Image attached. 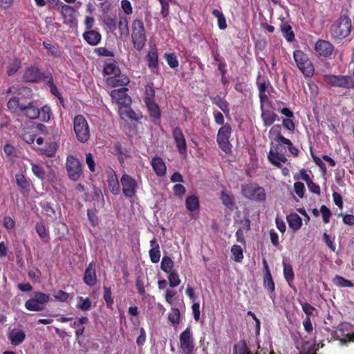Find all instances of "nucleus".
Returning a JSON list of instances; mask_svg holds the SVG:
<instances>
[{
	"label": "nucleus",
	"mask_w": 354,
	"mask_h": 354,
	"mask_svg": "<svg viewBox=\"0 0 354 354\" xmlns=\"http://www.w3.org/2000/svg\"><path fill=\"white\" fill-rule=\"evenodd\" d=\"M289 227L293 231L299 230L302 225L301 218L296 213H291L286 217Z\"/></svg>",
	"instance_id": "cd10ccee"
},
{
	"label": "nucleus",
	"mask_w": 354,
	"mask_h": 354,
	"mask_svg": "<svg viewBox=\"0 0 354 354\" xmlns=\"http://www.w3.org/2000/svg\"><path fill=\"white\" fill-rule=\"evenodd\" d=\"M87 216L89 220L90 223L93 227H96L99 224V218L97 216V210L95 209H88L87 210Z\"/></svg>",
	"instance_id": "4d7b16f0"
},
{
	"label": "nucleus",
	"mask_w": 354,
	"mask_h": 354,
	"mask_svg": "<svg viewBox=\"0 0 354 354\" xmlns=\"http://www.w3.org/2000/svg\"><path fill=\"white\" fill-rule=\"evenodd\" d=\"M294 191L296 194L301 198L304 196L305 186L301 182H295L294 183Z\"/></svg>",
	"instance_id": "774afa93"
},
{
	"label": "nucleus",
	"mask_w": 354,
	"mask_h": 354,
	"mask_svg": "<svg viewBox=\"0 0 354 354\" xmlns=\"http://www.w3.org/2000/svg\"><path fill=\"white\" fill-rule=\"evenodd\" d=\"M293 58L297 68L305 77H310L314 75V66L306 53L301 50H296L293 53Z\"/></svg>",
	"instance_id": "39448f33"
},
{
	"label": "nucleus",
	"mask_w": 354,
	"mask_h": 354,
	"mask_svg": "<svg viewBox=\"0 0 354 354\" xmlns=\"http://www.w3.org/2000/svg\"><path fill=\"white\" fill-rule=\"evenodd\" d=\"M155 93L156 92L153 88V84L152 82L147 83L145 86L144 102L154 101Z\"/></svg>",
	"instance_id": "e433bc0d"
},
{
	"label": "nucleus",
	"mask_w": 354,
	"mask_h": 354,
	"mask_svg": "<svg viewBox=\"0 0 354 354\" xmlns=\"http://www.w3.org/2000/svg\"><path fill=\"white\" fill-rule=\"evenodd\" d=\"M263 285L264 287L268 290L270 297L274 300L275 298V285L270 272L265 273Z\"/></svg>",
	"instance_id": "bb28decb"
},
{
	"label": "nucleus",
	"mask_w": 354,
	"mask_h": 354,
	"mask_svg": "<svg viewBox=\"0 0 354 354\" xmlns=\"http://www.w3.org/2000/svg\"><path fill=\"white\" fill-rule=\"evenodd\" d=\"M73 130L77 140L81 143L86 142L90 137V127L82 115H77L73 119Z\"/></svg>",
	"instance_id": "20e7f679"
},
{
	"label": "nucleus",
	"mask_w": 354,
	"mask_h": 354,
	"mask_svg": "<svg viewBox=\"0 0 354 354\" xmlns=\"http://www.w3.org/2000/svg\"><path fill=\"white\" fill-rule=\"evenodd\" d=\"M131 39L135 49L140 51L145 46L147 37L144 23L140 19H135L131 24Z\"/></svg>",
	"instance_id": "f03ea898"
},
{
	"label": "nucleus",
	"mask_w": 354,
	"mask_h": 354,
	"mask_svg": "<svg viewBox=\"0 0 354 354\" xmlns=\"http://www.w3.org/2000/svg\"><path fill=\"white\" fill-rule=\"evenodd\" d=\"M21 111L30 120H35L39 116V109L35 105L33 101L29 102L26 105L24 104L21 107Z\"/></svg>",
	"instance_id": "5701e85b"
},
{
	"label": "nucleus",
	"mask_w": 354,
	"mask_h": 354,
	"mask_svg": "<svg viewBox=\"0 0 354 354\" xmlns=\"http://www.w3.org/2000/svg\"><path fill=\"white\" fill-rule=\"evenodd\" d=\"M212 102L215 104L219 109H221V110H222L225 114H229V104L227 101L220 97H216L214 99Z\"/></svg>",
	"instance_id": "de8ad7c7"
},
{
	"label": "nucleus",
	"mask_w": 354,
	"mask_h": 354,
	"mask_svg": "<svg viewBox=\"0 0 354 354\" xmlns=\"http://www.w3.org/2000/svg\"><path fill=\"white\" fill-rule=\"evenodd\" d=\"M94 53L100 57H113L114 56V53L107 49L106 47L97 48L94 50Z\"/></svg>",
	"instance_id": "680f3d73"
},
{
	"label": "nucleus",
	"mask_w": 354,
	"mask_h": 354,
	"mask_svg": "<svg viewBox=\"0 0 354 354\" xmlns=\"http://www.w3.org/2000/svg\"><path fill=\"white\" fill-rule=\"evenodd\" d=\"M39 118L41 122H47L50 118L51 110L50 106L44 105L39 109Z\"/></svg>",
	"instance_id": "a18cd8bd"
},
{
	"label": "nucleus",
	"mask_w": 354,
	"mask_h": 354,
	"mask_svg": "<svg viewBox=\"0 0 354 354\" xmlns=\"http://www.w3.org/2000/svg\"><path fill=\"white\" fill-rule=\"evenodd\" d=\"M12 345L18 346L21 344L26 339V333L19 329H13L8 334Z\"/></svg>",
	"instance_id": "a878e982"
},
{
	"label": "nucleus",
	"mask_w": 354,
	"mask_h": 354,
	"mask_svg": "<svg viewBox=\"0 0 354 354\" xmlns=\"http://www.w3.org/2000/svg\"><path fill=\"white\" fill-rule=\"evenodd\" d=\"M106 83L112 87L124 86L129 83V78L125 75H113L106 78Z\"/></svg>",
	"instance_id": "4be33fe9"
},
{
	"label": "nucleus",
	"mask_w": 354,
	"mask_h": 354,
	"mask_svg": "<svg viewBox=\"0 0 354 354\" xmlns=\"http://www.w3.org/2000/svg\"><path fill=\"white\" fill-rule=\"evenodd\" d=\"M221 200L223 205L227 209H232L235 205L234 196L226 189L221 191Z\"/></svg>",
	"instance_id": "c756f323"
},
{
	"label": "nucleus",
	"mask_w": 354,
	"mask_h": 354,
	"mask_svg": "<svg viewBox=\"0 0 354 354\" xmlns=\"http://www.w3.org/2000/svg\"><path fill=\"white\" fill-rule=\"evenodd\" d=\"M83 281L87 286L90 287H92L96 284L97 276L95 272V264L94 262H91L87 266L84 271Z\"/></svg>",
	"instance_id": "a211bd4d"
},
{
	"label": "nucleus",
	"mask_w": 354,
	"mask_h": 354,
	"mask_svg": "<svg viewBox=\"0 0 354 354\" xmlns=\"http://www.w3.org/2000/svg\"><path fill=\"white\" fill-rule=\"evenodd\" d=\"M179 340L180 348L183 354H192L194 349V342L189 328H187L180 333Z\"/></svg>",
	"instance_id": "f8f14e48"
},
{
	"label": "nucleus",
	"mask_w": 354,
	"mask_h": 354,
	"mask_svg": "<svg viewBox=\"0 0 354 354\" xmlns=\"http://www.w3.org/2000/svg\"><path fill=\"white\" fill-rule=\"evenodd\" d=\"M260 101V109H263L266 108H273L272 102L269 99L268 96L266 94L259 95Z\"/></svg>",
	"instance_id": "bf43d9fd"
},
{
	"label": "nucleus",
	"mask_w": 354,
	"mask_h": 354,
	"mask_svg": "<svg viewBox=\"0 0 354 354\" xmlns=\"http://www.w3.org/2000/svg\"><path fill=\"white\" fill-rule=\"evenodd\" d=\"M103 298L106 301L108 308H111L113 304V298L112 297L111 288L104 286V295Z\"/></svg>",
	"instance_id": "13d9d810"
},
{
	"label": "nucleus",
	"mask_w": 354,
	"mask_h": 354,
	"mask_svg": "<svg viewBox=\"0 0 354 354\" xmlns=\"http://www.w3.org/2000/svg\"><path fill=\"white\" fill-rule=\"evenodd\" d=\"M128 19L126 16H120L118 27L121 38H127L129 35Z\"/></svg>",
	"instance_id": "2f4dec72"
},
{
	"label": "nucleus",
	"mask_w": 354,
	"mask_h": 354,
	"mask_svg": "<svg viewBox=\"0 0 354 354\" xmlns=\"http://www.w3.org/2000/svg\"><path fill=\"white\" fill-rule=\"evenodd\" d=\"M149 115L151 118V120L157 124L160 120L161 112L158 104L155 101H151L148 102H145Z\"/></svg>",
	"instance_id": "412c9836"
},
{
	"label": "nucleus",
	"mask_w": 354,
	"mask_h": 354,
	"mask_svg": "<svg viewBox=\"0 0 354 354\" xmlns=\"http://www.w3.org/2000/svg\"><path fill=\"white\" fill-rule=\"evenodd\" d=\"M122 193L126 198H131L136 194L138 187L135 178L127 174H124L120 178Z\"/></svg>",
	"instance_id": "9b49d317"
},
{
	"label": "nucleus",
	"mask_w": 354,
	"mask_h": 354,
	"mask_svg": "<svg viewBox=\"0 0 354 354\" xmlns=\"http://www.w3.org/2000/svg\"><path fill=\"white\" fill-rule=\"evenodd\" d=\"M212 15L217 18V24L218 28L221 30H225L227 28V23L223 12L218 10L215 9L212 10Z\"/></svg>",
	"instance_id": "c03bdc74"
},
{
	"label": "nucleus",
	"mask_w": 354,
	"mask_h": 354,
	"mask_svg": "<svg viewBox=\"0 0 354 354\" xmlns=\"http://www.w3.org/2000/svg\"><path fill=\"white\" fill-rule=\"evenodd\" d=\"M333 282L338 287L353 288L354 286L351 281L348 280L339 275H335L333 279Z\"/></svg>",
	"instance_id": "37998d69"
},
{
	"label": "nucleus",
	"mask_w": 354,
	"mask_h": 354,
	"mask_svg": "<svg viewBox=\"0 0 354 354\" xmlns=\"http://www.w3.org/2000/svg\"><path fill=\"white\" fill-rule=\"evenodd\" d=\"M147 59L148 62V67L151 71L158 68V50L156 48H151L147 55Z\"/></svg>",
	"instance_id": "c85d7f7f"
},
{
	"label": "nucleus",
	"mask_w": 354,
	"mask_h": 354,
	"mask_svg": "<svg viewBox=\"0 0 354 354\" xmlns=\"http://www.w3.org/2000/svg\"><path fill=\"white\" fill-rule=\"evenodd\" d=\"M46 77L37 66H31L26 69L22 78L25 82L38 83L46 80Z\"/></svg>",
	"instance_id": "ddd939ff"
},
{
	"label": "nucleus",
	"mask_w": 354,
	"mask_h": 354,
	"mask_svg": "<svg viewBox=\"0 0 354 354\" xmlns=\"http://www.w3.org/2000/svg\"><path fill=\"white\" fill-rule=\"evenodd\" d=\"M16 183L21 193L28 191L30 183L23 174H15Z\"/></svg>",
	"instance_id": "72a5a7b5"
},
{
	"label": "nucleus",
	"mask_w": 354,
	"mask_h": 354,
	"mask_svg": "<svg viewBox=\"0 0 354 354\" xmlns=\"http://www.w3.org/2000/svg\"><path fill=\"white\" fill-rule=\"evenodd\" d=\"M268 137L277 143L274 144L273 142L271 143V148L268 153V160L272 165L281 168V163H286L288 161L285 156L286 149L282 145L288 142L289 139L281 135V127L279 124H274L271 127Z\"/></svg>",
	"instance_id": "f257e3e1"
},
{
	"label": "nucleus",
	"mask_w": 354,
	"mask_h": 354,
	"mask_svg": "<svg viewBox=\"0 0 354 354\" xmlns=\"http://www.w3.org/2000/svg\"><path fill=\"white\" fill-rule=\"evenodd\" d=\"M283 272L284 279L291 286V283L294 280L295 274L292 266L290 263L283 262Z\"/></svg>",
	"instance_id": "c9c22d12"
},
{
	"label": "nucleus",
	"mask_w": 354,
	"mask_h": 354,
	"mask_svg": "<svg viewBox=\"0 0 354 354\" xmlns=\"http://www.w3.org/2000/svg\"><path fill=\"white\" fill-rule=\"evenodd\" d=\"M66 169L68 173V178L73 180L77 181L79 180L82 174V164L79 159L73 156H69L66 158Z\"/></svg>",
	"instance_id": "9d476101"
},
{
	"label": "nucleus",
	"mask_w": 354,
	"mask_h": 354,
	"mask_svg": "<svg viewBox=\"0 0 354 354\" xmlns=\"http://www.w3.org/2000/svg\"><path fill=\"white\" fill-rule=\"evenodd\" d=\"M35 230L38 234L39 236L44 241H48L49 240V234L48 231L46 229V227L42 222H37L35 225Z\"/></svg>",
	"instance_id": "ea45409f"
},
{
	"label": "nucleus",
	"mask_w": 354,
	"mask_h": 354,
	"mask_svg": "<svg viewBox=\"0 0 354 354\" xmlns=\"http://www.w3.org/2000/svg\"><path fill=\"white\" fill-rule=\"evenodd\" d=\"M351 30V20L348 16L344 15L331 26L330 32L332 37L342 39L349 35Z\"/></svg>",
	"instance_id": "7ed1b4c3"
},
{
	"label": "nucleus",
	"mask_w": 354,
	"mask_h": 354,
	"mask_svg": "<svg viewBox=\"0 0 354 354\" xmlns=\"http://www.w3.org/2000/svg\"><path fill=\"white\" fill-rule=\"evenodd\" d=\"M174 266V263L172 259L168 256H164L162 259L160 263L161 270L166 272L169 273L171 271H174L173 268Z\"/></svg>",
	"instance_id": "58836bf2"
},
{
	"label": "nucleus",
	"mask_w": 354,
	"mask_h": 354,
	"mask_svg": "<svg viewBox=\"0 0 354 354\" xmlns=\"http://www.w3.org/2000/svg\"><path fill=\"white\" fill-rule=\"evenodd\" d=\"M242 194L251 201L263 202L266 198L264 188L256 183L245 184L241 186Z\"/></svg>",
	"instance_id": "423d86ee"
},
{
	"label": "nucleus",
	"mask_w": 354,
	"mask_h": 354,
	"mask_svg": "<svg viewBox=\"0 0 354 354\" xmlns=\"http://www.w3.org/2000/svg\"><path fill=\"white\" fill-rule=\"evenodd\" d=\"M24 104H20L19 98L18 97H11L7 102V108L11 113H16L18 110L21 111V107Z\"/></svg>",
	"instance_id": "4c0bfd02"
},
{
	"label": "nucleus",
	"mask_w": 354,
	"mask_h": 354,
	"mask_svg": "<svg viewBox=\"0 0 354 354\" xmlns=\"http://www.w3.org/2000/svg\"><path fill=\"white\" fill-rule=\"evenodd\" d=\"M173 0H164L159 1L160 4V15L163 19H167L169 15V3Z\"/></svg>",
	"instance_id": "3c124183"
},
{
	"label": "nucleus",
	"mask_w": 354,
	"mask_h": 354,
	"mask_svg": "<svg viewBox=\"0 0 354 354\" xmlns=\"http://www.w3.org/2000/svg\"><path fill=\"white\" fill-rule=\"evenodd\" d=\"M320 212L322 216L323 222L326 224L328 223L332 216L331 211L326 205H323L320 207Z\"/></svg>",
	"instance_id": "69168bd1"
},
{
	"label": "nucleus",
	"mask_w": 354,
	"mask_h": 354,
	"mask_svg": "<svg viewBox=\"0 0 354 354\" xmlns=\"http://www.w3.org/2000/svg\"><path fill=\"white\" fill-rule=\"evenodd\" d=\"M149 254L152 263H156L159 262L160 258V246L157 245V247L154 248H151L149 251Z\"/></svg>",
	"instance_id": "6e6d98bb"
},
{
	"label": "nucleus",
	"mask_w": 354,
	"mask_h": 354,
	"mask_svg": "<svg viewBox=\"0 0 354 354\" xmlns=\"http://www.w3.org/2000/svg\"><path fill=\"white\" fill-rule=\"evenodd\" d=\"M231 252L234 257V261L241 262L243 259V249L240 245H234L231 248Z\"/></svg>",
	"instance_id": "5fc2aeb1"
},
{
	"label": "nucleus",
	"mask_w": 354,
	"mask_h": 354,
	"mask_svg": "<svg viewBox=\"0 0 354 354\" xmlns=\"http://www.w3.org/2000/svg\"><path fill=\"white\" fill-rule=\"evenodd\" d=\"M232 131L231 125L226 123L218 129L216 136V142L219 148L227 154L232 152V145L229 140Z\"/></svg>",
	"instance_id": "0eeeda50"
},
{
	"label": "nucleus",
	"mask_w": 354,
	"mask_h": 354,
	"mask_svg": "<svg viewBox=\"0 0 354 354\" xmlns=\"http://www.w3.org/2000/svg\"><path fill=\"white\" fill-rule=\"evenodd\" d=\"M42 45L48 50V52L53 57H59L61 56V53L56 46L46 41H43Z\"/></svg>",
	"instance_id": "052dcab7"
},
{
	"label": "nucleus",
	"mask_w": 354,
	"mask_h": 354,
	"mask_svg": "<svg viewBox=\"0 0 354 354\" xmlns=\"http://www.w3.org/2000/svg\"><path fill=\"white\" fill-rule=\"evenodd\" d=\"M271 109L272 108H266L261 109V118L266 127H270L275 121L279 120L278 115Z\"/></svg>",
	"instance_id": "6ab92c4d"
},
{
	"label": "nucleus",
	"mask_w": 354,
	"mask_h": 354,
	"mask_svg": "<svg viewBox=\"0 0 354 354\" xmlns=\"http://www.w3.org/2000/svg\"><path fill=\"white\" fill-rule=\"evenodd\" d=\"M167 274L170 287L174 288L180 283V279L176 270L171 271Z\"/></svg>",
	"instance_id": "603ef678"
},
{
	"label": "nucleus",
	"mask_w": 354,
	"mask_h": 354,
	"mask_svg": "<svg viewBox=\"0 0 354 354\" xmlns=\"http://www.w3.org/2000/svg\"><path fill=\"white\" fill-rule=\"evenodd\" d=\"M21 63L19 60L17 59L15 60L12 64H11L8 67L7 73L8 76H12L14 75L21 68Z\"/></svg>",
	"instance_id": "0e129e2a"
},
{
	"label": "nucleus",
	"mask_w": 354,
	"mask_h": 354,
	"mask_svg": "<svg viewBox=\"0 0 354 354\" xmlns=\"http://www.w3.org/2000/svg\"><path fill=\"white\" fill-rule=\"evenodd\" d=\"M56 151V144L55 142H50L46 145L44 148L40 149V153L51 158L55 156Z\"/></svg>",
	"instance_id": "79ce46f5"
},
{
	"label": "nucleus",
	"mask_w": 354,
	"mask_h": 354,
	"mask_svg": "<svg viewBox=\"0 0 354 354\" xmlns=\"http://www.w3.org/2000/svg\"><path fill=\"white\" fill-rule=\"evenodd\" d=\"M151 165L155 174L158 176L162 177L165 175L167 167L163 160L160 157H153L151 160Z\"/></svg>",
	"instance_id": "393cba45"
},
{
	"label": "nucleus",
	"mask_w": 354,
	"mask_h": 354,
	"mask_svg": "<svg viewBox=\"0 0 354 354\" xmlns=\"http://www.w3.org/2000/svg\"><path fill=\"white\" fill-rule=\"evenodd\" d=\"M324 80L332 86L354 89V78L348 75H325Z\"/></svg>",
	"instance_id": "1a4fd4ad"
},
{
	"label": "nucleus",
	"mask_w": 354,
	"mask_h": 354,
	"mask_svg": "<svg viewBox=\"0 0 354 354\" xmlns=\"http://www.w3.org/2000/svg\"><path fill=\"white\" fill-rule=\"evenodd\" d=\"M103 21L111 32H113L116 30L117 22L115 16L107 15L104 16Z\"/></svg>",
	"instance_id": "49530a36"
},
{
	"label": "nucleus",
	"mask_w": 354,
	"mask_h": 354,
	"mask_svg": "<svg viewBox=\"0 0 354 354\" xmlns=\"http://www.w3.org/2000/svg\"><path fill=\"white\" fill-rule=\"evenodd\" d=\"M109 188L111 192L114 195L120 193V183L115 173L109 175L107 178Z\"/></svg>",
	"instance_id": "7c9ffc66"
},
{
	"label": "nucleus",
	"mask_w": 354,
	"mask_h": 354,
	"mask_svg": "<svg viewBox=\"0 0 354 354\" xmlns=\"http://www.w3.org/2000/svg\"><path fill=\"white\" fill-rule=\"evenodd\" d=\"M127 88L122 87L118 89H114L111 92V97L115 100L117 104L120 105V106H128L131 102V100L130 97L127 95Z\"/></svg>",
	"instance_id": "dca6fc26"
},
{
	"label": "nucleus",
	"mask_w": 354,
	"mask_h": 354,
	"mask_svg": "<svg viewBox=\"0 0 354 354\" xmlns=\"http://www.w3.org/2000/svg\"><path fill=\"white\" fill-rule=\"evenodd\" d=\"M186 208L190 212H194L199 209L198 198L196 195L187 197L185 200Z\"/></svg>",
	"instance_id": "f704fd0d"
},
{
	"label": "nucleus",
	"mask_w": 354,
	"mask_h": 354,
	"mask_svg": "<svg viewBox=\"0 0 354 354\" xmlns=\"http://www.w3.org/2000/svg\"><path fill=\"white\" fill-rule=\"evenodd\" d=\"M280 29L283 36L288 41L291 42L295 40V33L292 30L291 26L288 22L283 21L280 25Z\"/></svg>",
	"instance_id": "473e14b6"
},
{
	"label": "nucleus",
	"mask_w": 354,
	"mask_h": 354,
	"mask_svg": "<svg viewBox=\"0 0 354 354\" xmlns=\"http://www.w3.org/2000/svg\"><path fill=\"white\" fill-rule=\"evenodd\" d=\"M103 73L106 75H120V69L118 62L113 58H108L104 62Z\"/></svg>",
	"instance_id": "aec40b11"
},
{
	"label": "nucleus",
	"mask_w": 354,
	"mask_h": 354,
	"mask_svg": "<svg viewBox=\"0 0 354 354\" xmlns=\"http://www.w3.org/2000/svg\"><path fill=\"white\" fill-rule=\"evenodd\" d=\"M164 57L170 68H175L178 66L179 62L175 53H165Z\"/></svg>",
	"instance_id": "8fccbe9b"
},
{
	"label": "nucleus",
	"mask_w": 354,
	"mask_h": 354,
	"mask_svg": "<svg viewBox=\"0 0 354 354\" xmlns=\"http://www.w3.org/2000/svg\"><path fill=\"white\" fill-rule=\"evenodd\" d=\"M56 6L61 8L64 24L70 26L76 24L75 10L72 6L64 4L60 0H56Z\"/></svg>",
	"instance_id": "4468645a"
},
{
	"label": "nucleus",
	"mask_w": 354,
	"mask_h": 354,
	"mask_svg": "<svg viewBox=\"0 0 354 354\" xmlns=\"http://www.w3.org/2000/svg\"><path fill=\"white\" fill-rule=\"evenodd\" d=\"M172 134L178 152L185 154L187 151V143L182 129L176 127L173 129Z\"/></svg>",
	"instance_id": "f3484780"
},
{
	"label": "nucleus",
	"mask_w": 354,
	"mask_h": 354,
	"mask_svg": "<svg viewBox=\"0 0 354 354\" xmlns=\"http://www.w3.org/2000/svg\"><path fill=\"white\" fill-rule=\"evenodd\" d=\"M335 47L330 41L319 39L315 45V50L319 57L330 58L334 52Z\"/></svg>",
	"instance_id": "2eb2a0df"
},
{
	"label": "nucleus",
	"mask_w": 354,
	"mask_h": 354,
	"mask_svg": "<svg viewBox=\"0 0 354 354\" xmlns=\"http://www.w3.org/2000/svg\"><path fill=\"white\" fill-rule=\"evenodd\" d=\"M50 301V295L41 292H35L33 297L25 302V308L30 311H41L44 310Z\"/></svg>",
	"instance_id": "6e6552de"
},
{
	"label": "nucleus",
	"mask_w": 354,
	"mask_h": 354,
	"mask_svg": "<svg viewBox=\"0 0 354 354\" xmlns=\"http://www.w3.org/2000/svg\"><path fill=\"white\" fill-rule=\"evenodd\" d=\"M168 319L173 325H178L180 322V311L176 308H172L168 315Z\"/></svg>",
	"instance_id": "864d4df0"
},
{
	"label": "nucleus",
	"mask_w": 354,
	"mask_h": 354,
	"mask_svg": "<svg viewBox=\"0 0 354 354\" xmlns=\"http://www.w3.org/2000/svg\"><path fill=\"white\" fill-rule=\"evenodd\" d=\"M32 171L35 176L41 180H44L46 176V172L44 168L39 165H32Z\"/></svg>",
	"instance_id": "e2e57ef3"
},
{
	"label": "nucleus",
	"mask_w": 354,
	"mask_h": 354,
	"mask_svg": "<svg viewBox=\"0 0 354 354\" xmlns=\"http://www.w3.org/2000/svg\"><path fill=\"white\" fill-rule=\"evenodd\" d=\"M77 308L83 311L89 310L91 308V300L88 297L84 298L83 297H77Z\"/></svg>",
	"instance_id": "a19ab883"
},
{
	"label": "nucleus",
	"mask_w": 354,
	"mask_h": 354,
	"mask_svg": "<svg viewBox=\"0 0 354 354\" xmlns=\"http://www.w3.org/2000/svg\"><path fill=\"white\" fill-rule=\"evenodd\" d=\"M121 8L127 15H131L133 13V8L129 0H122L120 2Z\"/></svg>",
	"instance_id": "338daca9"
},
{
	"label": "nucleus",
	"mask_w": 354,
	"mask_h": 354,
	"mask_svg": "<svg viewBox=\"0 0 354 354\" xmlns=\"http://www.w3.org/2000/svg\"><path fill=\"white\" fill-rule=\"evenodd\" d=\"M46 84L50 88V93L58 97L59 99H61V93L59 92L57 87L54 83L53 77L51 74H49L46 77Z\"/></svg>",
	"instance_id": "09e8293b"
},
{
	"label": "nucleus",
	"mask_w": 354,
	"mask_h": 354,
	"mask_svg": "<svg viewBox=\"0 0 354 354\" xmlns=\"http://www.w3.org/2000/svg\"><path fill=\"white\" fill-rule=\"evenodd\" d=\"M85 41L91 46H97L102 39L101 34L95 30H89L84 32L82 35Z\"/></svg>",
	"instance_id": "b1692460"
}]
</instances>
